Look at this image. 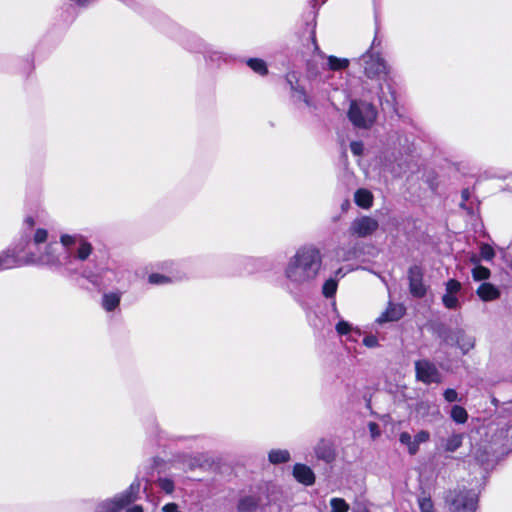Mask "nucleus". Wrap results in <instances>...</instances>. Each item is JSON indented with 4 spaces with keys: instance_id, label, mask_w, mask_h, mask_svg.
Masks as SVG:
<instances>
[{
    "instance_id": "obj_1",
    "label": "nucleus",
    "mask_w": 512,
    "mask_h": 512,
    "mask_svg": "<svg viewBox=\"0 0 512 512\" xmlns=\"http://www.w3.org/2000/svg\"><path fill=\"white\" fill-rule=\"evenodd\" d=\"M320 250L314 245H304L288 259L284 277L290 293L299 295L312 288L322 269Z\"/></svg>"
},
{
    "instance_id": "obj_2",
    "label": "nucleus",
    "mask_w": 512,
    "mask_h": 512,
    "mask_svg": "<svg viewBox=\"0 0 512 512\" xmlns=\"http://www.w3.org/2000/svg\"><path fill=\"white\" fill-rule=\"evenodd\" d=\"M64 250V273L73 275L79 272V263L86 261L93 252V246L80 234H63L60 237Z\"/></svg>"
},
{
    "instance_id": "obj_3",
    "label": "nucleus",
    "mask_w": 512,
    "mask_h": 512,
    "mask_svg": "<svg viewBox=\"0 0 512 512\" xmlns=\"http://www.w3.org/2000/svg\"><path fill=\"white\" fill-rule=\"evenodd\" d=\"M139 491L140 482L135 480L124 492L115 495L113 498L99 502L94 512H120L137 499Z\"/></svg>"
},
{
    "instance_id": "obj_4",
    "label": "nucleus",
    "mask_w": 512,
    "mask_h": 512,
    "mask_svg": "<svg viewBox=\"0 0 512 512\" xmlns=\"http://www.w3.org/2000/svg\"><path fill=\"white\" fill-rule=\"evenodd\" d=\"M445 502L451 512H475L478 496L472 490H450L446 493Z\"/></svg>"
},
{
    "instance_id": "obj_5",
    "label": "nucleus",
    "mask_w": 512,
    "mask_h": 512,
    "mask_svg": "<svg viewBox=\"0 0 512 512\" xmlns=\"http://www.w3.org/2000/svg\"><path fill=\"white\" fill-rule=\"evenodd\" d=\"M377 111L366 101L354 100L350 104L348 118L358 128H369L375 122Z\"/></svg>"
},
{
    "instance_id": "obj_6",
    "label": "nucleus",
    "mask_w": 512,
    "mask_h": 512,
    "mask_svg": "<svg viewBox=\"0 0 512 512\" xmlns=\"http://www.w3.org/2000/svg\"><path fill=\"white\" fill-rule=\"evenodd\" d=\"M358 62L363 67L364 74L370 79L385 80L389 74V66L378 53L368 50L358 59Z\"/></svg>"
},
{
    "instance_id": "obj_7",
    "label": "nucleus",
    "mask_w": 512,
    "mask_h": 512,
    "mask_svg": "<svg viewBox=\"0 0 512 512\" xmlns=\"http://www.w3.org/2000/svg\"><path fill=\"white\" fill-rule=\"evenodd\" d=\"M28 262L47 265L56 271L64 272V250L58 252V245L56 243H50L46 246L43 253L39 255L31 253Z\"/></svg>"
},
{
    "instance_id": "obj_8",
    "label": "nucleus",
    "mask_w": 512,
    "mask_h": 512,
    "mask_svg": "<svg viewBox=\"0 0 512 512\" xmlns=\"http://www.w3.org/2000/svg\"><path fill=\"white\" fill-rule=\"evenodd\" d=\"M379 228V223L370 216H361L355 218L349 227V233L352 236L366 238L371 236Z\"/></svg>"
},
{
    "instance_id": "obj_9",
    "label": "nucleus",
    "mask_w": 512,
    "mask_h": 512,
    "mask_svg": "<svg viewBox=\"0 0 512 512\" xmlns=\"http://www.w3.org/2000/svg\"><path fill=\"white\" fill-rule=\"evenodd\" d=\"M416 377L425 384L439 383L441 375L436 366L428 360L415 362Z\"/></svg>"
},
{
    "instance_id": "obj_10",
    "label": "nucleus",
    "mask_w": 512,
    "mask_h": 512,
    "mask_svg": "<svg viewBox=\"0 0 512 512\" xmlns=\"http://www.w3.org/2000/svg\"><path fill=\"white\" fill-rule=\"evenodd\" d=\"M423 275V269L418 265H413L408 270L409 291L415 298H422L426 294Z\"/></svg>"
},
{
    "instance_id": "obj_11",
    "label": "nucleus",
    "mask_w": 512,
    "mask_h": 512,
    "mask_svg": "<svg viewBox=\"0 0 512 512\" xmlns=\"http://www.w3.org/2000/svg\"><path fill=\"white\" fill-rule=\"evenodd\" d=\"M263 503L260 496H245L239 500V512H262Z\"/></svg>"
},
{
    "instance_id": "obj_12",
    "label": "nucleus",
    "mask_w": 512,
    "mask_h": 512,
    "mask_svg": "<svg viewBox=\"0 0 512 512\" xmlns=\"http://www.w3.org/2000/svg\"><path fill=\"white\" fill-rule=\"evenodd\" d=\"M293 475L298 482L307 486L315 482L314 472L304 464H296L293 468Z\"/></svg>"
},
{
    "instance_id": "obj_13",
    "label": "nucleus",
    "mask_w": 512,
    "mask_h": 512,
    "mask_svg": "<svg viewBox=\"0 0 512 512\" xmlns=\"http://www.w3.org/2000/svg\"><path fill=\"white\" fill-rule=\"evenodd\" d=\"M476 293L483 301H492L500 297L499 289L489 282L482 283Z\"/></svg>"
},
{
    "instance_id": "obj_14",
    "label": "nucleus",
    "mask_w": 512,
    "mask_h": 512,
    "mask_svg": "<svg viewBox=\"0 0 512 512\" xmlns=\"http://www.w3.org/2000/svg\"><path fill=\"white\" fill-rule=\"evenodd\" d=\"M404 314V307L401 305H390L385 312L377 319L379 323L397 321Z\"/></svg>"
},
{
    "instance_id": "obj_15",
    "label": "nucleus",
    "mask_w": 512,
    "mask_h": 512,
    "mask_svg": "<svg viewBox=\"0 0 512 512\" xmlns=\"http://www.w3.org/2000/svg\"><path fill=\"white\" fill-rule=\"evenodd\" d=\"M354 201L357 206L369 209L373 204V195L369 190L360 188L354 194Z\"/></svg>"
},
{
    "instance_id": "obj_16",
    "label": "nucleus",
    "mask_w": 512,
    "mask_h": 512,
    "mask_svg": "<svg viewBox=\"0 0 512 512\" xmlns=\"http://www.w3.org/2000/svg\"><path fill=\"white\" fill-rule=\"evenodd\" d=\"M390 93H391L390 99L384 98L383 87H382V85L379 86L378 98H379L380 106L384 112L393 114V113H397V109L395 106L394 92L391 90Z\"/></svg>"
},
{
    "instance_id": "obj_17",
    "label": "nucleus",
    "mask_w": 512,
    "mask_h": 512,
    "mask_svg": "<svg viewBox=\"0 0 512 512\" xmlns=\"http://www.w3.org/2000/svg\"><path fill=\"white\" fill-rule=\"evenodd\" d=\"M120 300V292L104 293L102 296V307L108 312L114 311L119 306Z\"/></svg>"
},
{
    "instance_id": "obj_18",
    "label": "nucleus",
    "mask_w": 512,
    "mask_h": 512,
    "mask_svg": "<svg viewBox=\"0 0 512 512\" xmlns=\"http://www.w3.org/2000/svg\"><path fill=\"white\" fill-rule=\"evenodd\" d=\"M327 59V68L332 71H342L348 68L350 61L347 58H338L336 56L330 55L326 57Z\"/></svg>"
},
{
    "instance_id": "obj_19",
    "label": "nucleus",
    "mask_w": 512,
    "mask_h": 512,
    "mask_svg": "<svg viewBox=\"0 0 512 512\" xmlns=\"http://www.w3.org/2000/svg\"><path fill=\"white\" fill-rule=\"evenodd\" d=\"M456 346L461 350L463 354H467L475 346V339L472 336L467 335L463 330L459 336Z\"/></svg>"
},
{
    "instance_id": "obj_20",
    "label": "nucleus",
    "mask_w": 512,
    "mask_h": 512,
    "mask_svg": "<svg viewBox=\"0 0 512 512\" xmlns=\"http://www.w3.org/2000/svg\"><path fill=\"white\" fill-rule=\"evenodd\" d=\"M417 503L420 512H435L434 503L432 498L426 492H422L418 498Z\"/></svg>"
},
{
    "instance_id": "obj_21",
    "label": "nucleus",
    "mask_w": 512,
    "mask_h": 512,
    "mask_svg": "<svg viewBox=\"0 0 512 512\" xmlns=\"http://www.w3.org/2000/svg\"><path fill=\"white\" fill-rule=\"evenodd\" d=\"M451 419L457 424H464L468 420V413L462 406L454 405L450 410Z\"/></svg>"
},
{
    "instance_id": "obj_22",
    "label": "nucleus",
    "mask_w": 512,
    "mask_h": 512,
    "mask_svg": "<svg viewBox=\"0 0 512 512\" xmlns=\"http://www.w3.org/2000/svg\"><path fill=\"white\" fill-rule=\"evenodd\" d=\"M268 458L272 464L285 463L290 460V453L288 450L282 449L271 450L269 452Z\"/></svg>"
},
{
    "instance_id": "obj_23",
    "label": "nucleus",
    "mask_w": 512,
    "mask_h": 512,
    "mask_svg": "<svg viewBox=\"0 0 512 512\" xmlns=\"http://www.w3.org/2000/svg\"><path fill=\"white\" fill-rule=\"evenodd\" d=\"M462 332V329H456V330H443L440 333V338L442 341L448 345L456 346V343L459 339V336Z\"/></svg>"
},
{
    "instance_id": "obj_24",
    "label": "nucleus",
    "mask_w": 512,
    "mask_h": 512,
    "mask_svg": "<svg viewBox=\"0 0 512 512\" xmlns=\"http://www.w3.org/2000/svg\"><path fill=\"white\" fill-rule=\"evenodd\" d=\"M463 441L462 434H452L449 436L445 442L444 449L447 452L456 451L461 445Z\"/></svg>"
},
{
    "instance_id": "obj_25",
    "label": "nucleus",
    "mask_w": 512,
    "mask_h": 512,
    "mask_svg": "<svg viewBox=\"0 0 512 512\" xmlns=\"http://www.w3.org/2000/svg\"><path fill=\"white\" fill-rule=\"evenodd\" d=\"M247 65L256 73L260 75H266L267 65L264 60L259 58H250L247 60Z\"/></svg>"
},
{
    "instance_id": "obj_26",
    "label": "nucleus",
    "mask_w": 512,
    "mask_h": 512,
    "mask_svg": "<svg viewBox=\"0 0 512 512\" xmlns=\"http://www.w3.org/2000/svg\"><path fill=\"white\" fill-rule=\"evenodd\" d=\"M337 287V280L334 278H329L324 282L322 286V293L326 298H331L336 294Z\"/></svg>"
},
{
    "instance_id": "obj_27",
    "label": "nucleus",
    "mask_w": 512,
    "mask_h": 512,
    "mask_svg": "<svg viewBox=\"0 0 512 512\" xmlns=\"http://www.w3.org/2000/svg\"><path fill=\"white\" fill-rule=\"evenodd\" d=\"M335 329H336V332L338 333V335H340V336H343V335L348 336L352 333L359 335V330H354L353 327L351 326V324L344 320H340L336 324Z\"/></svg>"
},
{
    "instance_id": "obj_28",
    "label": "nucleus",
    "mask_w": 512,
    "mask_h": 512,
    "mask_svg": "<svg viewBox=\"0 0 512 512\" xmlns=\"http://www.w3.org/2000/svg\"><path fill=\"white\" fill-rule=\"evenodd\" d=\"M490 275V270L482 265H477L472 269V277L475 281L487 280Z\"/></svg>"
},
{
    "instance_id": "obj_29",
    "label": "nucleus",
    "mask_w": 512,
    "mask_h": 512,
    "mask_svg": "<svg viewBox=\"0 0 512 512\" xmlns=\"http://www.w3.org/2000/svg\"><path fill=\"white\" fill-rule=\"evenodd\" d=\"M289 84L293 92L292 96L299 101H303L307 106H310L311 102L309 97L306 95L304 88L294 86L291 81H289Z\"/></svg>"
},
{
    "instance_id": "obj_30",
    "label": "nucleus",
    "mask_w": 512,
    "mask_h": 512,
    "mask_svg": "<svg viewBox=\"0 0 512 512\" xmlns=\"http://www.w3.org/2000/svg\"><path fill=\"white\" fill-rule=\"evenodd\" d=\"M331 512H348L349 505L342 498H332L330 500Z\"/></svg>"
},
{
    "instance_id": "obj_31",
    "label": "nucleus",
    "mask_w": 512,
    "mask_h": 512,
    "mask_svg": "<svg viewBox=\"0 0 512 512\" xmlns=\"http://www.w3.org/2000/svg\"><path fill=\"white\" fill-rule=\"evenodd\" d=\"M443 305L447 309H457L460 306L459 300L456 294L445 293L442 296Z\"/></svg>"
},
{
    "instance_id": "obj_32",
    "label": "nucleus",
    "mask_w": 512,
    "mask_h": 512,
    "mask_svg": "<svg viewBox=\"0 0 512 512\" xmlns=\"http://www.w3.org/2000/svg\"><path fill=\"white\" fill-rule=\"evenodd\" d=\"M156 486L159 487L166 494H171L174 491V482L166 477L159 478L156 481Z\"/></svg>"
},
{
    "instance_id": "obj_33",
    "label": "nucleus",
    "mask_w": 512,
    "mask_h": 512,
    "mask_svg": "<svg viewBox=\"0 0 512 512\" xmlns=\"http://www.w3.org/2000/svg\"><path fill=\"white\" fill-rule=\"evenodd\" d=\"M430 440V433L426 430L419 431L413 438V444L415 445V454L419 451V446L422 443H426Z\"/></svg>"
},
{
    "instance_id": "obj_34",
    "label": "nucleus",
    "mask_w": 512,
    "mask_h": 512,
    "mask_svg": "<svg viewBox=\"0 0 512 512\" xmlns=\"http://www.w3.org/2000/svg\"><path fill=\"white\" fill-rule=\"evenodd\" d=\"M399 441L401 444L407 446L410 455H415V445L413 444V439L408 432L400 433Z\"/></svg>"
},
{
    "instance_id": "obj_35",
    "label": "nucleus",
    "mask_w": 512,
    "mask_h": 512,
    "mask_svg": "<svg viewBox=\"0 0 512 512\" xmlns=\"http://www.w3.org/2000/svg\"><path fill=\"white\" fill-rule=\"evenodd\" d=\"M480 257L485 261H492L495 257V251L489 244L482 243L480 245Z\"/></svg>"
},
{
    "instance_id": "obj_36",
    "label": "nucleus",
    "mask_w": 512,
    "mask_h": 512,
    "mask_svg": "<svg viewBox=\"0 0 512 512\" xmlns=\"http://www.w3.org/2000/svg\"><path fill=\"white\" fill-rule=\"evenodd\" d=\"M16 266V259L9 254L0 255V270L10 269Z\"/></svg>"
},
{
    "instance_id": "obj_37",
    "label": "nucleus",
    "mask_w": 512,
    "mask_h": 512,
    "mask_svg": "<svg viewBox=\"0 0 512 512\" xmlns=\"http://www.w3.org/2000/svg\"><path fill=\"white\" fill-rule=\"evenodd\" d=\"M148 281L154 285H161L172 282V279L159 273H153L149 275Z\"/></svg>"
},
{
    "instance_id": "obj_38",
    "label": "nucleus",
    "mask_w": 512,
    "mask_h": 512,
    "mask_svg": "<svg viewBox=\"0 0 512 512\" xmlns=\"http://www.w3.org/2000/svg\"><path fill=\"white\" fill-rule=\"evenodd\" d=\"M462 288L458 280L450 279L446 282V292L450 294H458Z\"/></svg>"
},
{
    "instance_id": "obj_39",
    "label": "nucleus",
    "mask_w": 512,
    "mask_h": 512,
    "mask_svg": "<svg viewBox=\"0 0 512 512\" xmlns=\"http://www.w3.org/2000/svg\"><path fill=\"white\" fill-rule=\"evenodd\" d=\"M48 233L45 229H37L33 241L36 245L44 243L47 240Z\"/></svg>"
},
{
    "instance_id": "obj_40",
    "label": "nucleus",
    "mask_w": 512,
    "mask_h": 512,
    "mask_svg": "<svg viewBox=\"0 0 512 512\" xmlns=\"http://www.w3.org/2000/svg\"><path fill=\"white\" fill-rule=\"evenodd\" d=\"M443 396H444V398H445V400H446L447 402H456V401H458V400H459V398H458V393L456 392V390L451 389V388L446 389V390L444 391Z\"/></svg>"
},
{
    "instance_id": "obj_41",
    "label": "nucleus",
    "mask_w": 512,
    "mask_h": 512,
    "mask_svg": "<svg viewBox=\"0 0 512 512\" xmlns=\"http://www.w3.org/2000/svg\"><path fill=\"white\" fill-rule=\"evenodd\" d=\"M364 146L363 143L360 141H353L350 144V150L354 155H361L363 152Z\"/></svg>"
},
{
    "instance_id": "obj_42",
    "label": "nucleus",
    "mask_w": 512,
    "mask_h": 512,
    "mask_svg": "<svg viewBox=\"0 0 512 512\" xmlns=\"http://www.w3.org/2000/svg\"><path fill=\"white\" fill-rule=\"evenodd\" d=\"M363 344L366 347L373 348V347H376L378 345V339L375 336H373V335L366 336L363 339Z\"/></svg>"
},
{
    "instance_id": "obj_43",
    "label": "nucleus",
    "mask_w": 512,
    "mask_h": 512,
    "mask_svg": "<svg viewBox=\"0 0 512 512\" xmlns=\"http://www.w3.org/2000/svg\"><path fill=\"white\" fill-rule=\"evenodd\" d=\"M368 428H369V431H370V434H371V437L373 439L377 438L380 436V429H379V425L375 422H369L368 424Z\"/></svg>"
},
{
    "instance_id": "obj_44",
    "label": "nucleus",
    "mask_w": 512,
    "mask_h": 512,
    "mask_svg": "<svg viewBox=\"0 0 512 512\" xmlns=\"http://www.w3.org/2000/svg\"><path fill=\"white\" fill-rule=\"evenodd\" d=\"M81 275L88 279L91 283H96L97 282V279H96V276L89 270L87 269H83L82 272H81Z\"/></svg>"
},
{
    "instance_id": "obj_45",
    "label": "nucleus",
    "mask_w": 512,
    "mask_h": 512,
    "mask_svg": "<svg viewBox=\"0 0 512 512\" xmlns=\"http://www.w3.org/2000/svg\"><path fill=\"white\" fill-rule=\"evenodd\" d=\"M163 511L164 512H179L178 509H177V505L174 504V503H169V504H166L164 507H163Z\"/></svg>"
},
{
    "instance_id": "obj_46",
    "label": "nucleus",
    "mask_w": 512,
    "mask_h": 512,
    "mask_svg": "<svg viewBox=\"0 0 512 512\" xmlns=\"http://www.w3.org/2000/svg\"><path fill=\"white\" fill-rule=\"evenodd\" d=\"M462 199H463V202L460 204L461 207H464V202L467 201L469 199V196H470V193H469V190L468 189H464L462 191Z\"/></svg>"
},
{
    "instance_id": "obj_47",
    "label": "nucleus",
    "mask_w": 512,
    "mask_h": 512,
    "mask_svg": "<svg viewBox=\"0 0 512 512\" xmlns=\"http://www.w3.org/2000/svg\"><path fill=\"white\" fill-rule=\"evenodd\" d=\"M429 407H430V405H429V403H428V402H424V401H422V402H420V403L418 404V406H417V410H418L419 412H421V411H422V410H424V409H429Z\"/></svg>"
},
{
    "instance_id": "obj_48",
    "label": "nucleus",
    "mask_w": 512,
    "mask_h": 512,
    "mask_svg": "<svg viewBox=\"0 0 512 512\" xmlns=\"http://www.w3.org/2000/svg\"><path fill=\"white\" fill-rule=\"evenodd\" d=\"M480 259L481 257H478L477 255H472L470 257V262L474 264L475 266L480 265Z\"/></svg>"
},
{
    "instance_id": "obj_49",
    "label": "nucleus",
    "mask_w": 512,
    "mask_h": 512,
    "mask_svg": "<svg viewBox=\"0 0 512 512\" xmlns=\"http://www.w3.org/2000/svg\"><path fill=\"white\" fill-rule=\"evenodd\" d=\"M126 512H143V509L140 505H134L133 507L127 509Z\"/></svg>"
},
{
    "instance_id": "obj_50",
    "label": "nucleus",
    "mask_w": 512,
    "mask_h": 512,
    "mask_svg": "<svg viewBox=\"0 0 512 512\" xmlns=\"http://www.w3.org/2000/svg\"><path fill=\"white\" fill-rule=\"evenodd\" d=\"M25 224H27L29 228H32L34 226V219L32 217H27L25 219Z\"/></svg>"
},
{
    "instance_id": "obj_51",
    "label": "nucleus",
    "mask_w": 512,
    "mask_h": 512,
    "mask_svg": "<svg viewBox=\"0 0 512 512\" xmlns=\"http://www.w3.org/2000/svg\"><path fill=\"white\" fill-rule=\"evenodd\" d=\"M316 455L318 458H322V459H326L327 457L325 456V454H322L319 452L318 448L316 449Z\"/></svg>"
},
{
    "instance_id": "obj_52",
    "label": "nucleus",
    "mask_w": 512,
    "mask_h": 512,
    "mask_svg": "<svg viewBox=\"0 0 512 512\" xmlns=\"http://www.w3.org/2000/svg\"><path fill=\"white\" fill-rule=\"evenodd\" d=\"M349 206H350V203H349V201H348V200H346V201L342 204V209H343V210H346V209H348V207H349Z\"/></svg>"
},
{
    "instance_id": "obj_53",
    "label": "nucleus",
    "mask_w": 512,
    "mask_h": 512,
    "mask_svg": "<svg viewBox=\"0 0 512 512\" xmlns=\"http://www.w3.org/2000/svg\"><path fill=\"white\" fill-rule=\"evenodd\" d=\"M354 512H369V511L366 509H362V510H355Z\"/></svg>"
},
{
    "instance_id": "obj_54",
    "label": "nucleus",
    "mask_w": 512,
    "mask_h": 512,
    "mask_svg": "<svg viewBox=\"0 0 512 512\" xmlns=\"http://www.w3.org/2000/svg\"><path fill=\"white\" fill-rule=\"evenodd\" d=\"M348 336H349V337H348V339H352V341H355V338H352V335H351V334H350V335H348Z\"/></svg>"
}]
</instances>
